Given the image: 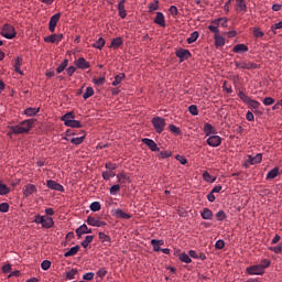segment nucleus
Masks as SVG:
<instances>
[{
  "mask_svg": "<svg viewBox=\"0 0 282 282\" xmlns=\"http://www.w3.org/2000/svg\"><path fill=\"white\" fill-rule=\"evenodd\" d=\"M226 247V242L224 240H218L215 243V248L218 250H223Z\"/></svg>",
  "mask_w": 282,
  "mask_h": 282,
  "instance_id": "nucleus-61",
  "label": "nucleus"
},
{
  "mask_svg": "<svg viewBox=\"0 0 282 282\" xmlns=\"http://www.w3.org/2000/svg\"><path fill=\"white\" fill-rule=\"evenodd\" d=\"M188 111H189V113L192 115V116H198L199 115V111H198V108H197V106H189V108H188Z\"/></svg>",
  "mask_w": 282,
  "mask_h": 282,
  "instance_id": "nucleus-57",
  "label": "nucleus"
},
{
  "mask_svg": "<svg viewBox=\"0 0 282 282\" xmlns=\"http://www.w3.org/2000/svg\"><path fill=\"white\" fill-rule=\"evenodd\" d=\"M274 102H275V100H274L273 98H271V97H267V98H264V99L262 100V104H263L264 106H272Z\"/></svg>",
  "mask_w": 282,
  "mask_h": 282,
  "instance_id": "nucleus-59",
  "label": "nucleus"
},
{
  "mask_svg": "<svg viewBox=\"0 0 282 282\" xmlns=\"http://www.w3.org/2000/svg\"><path fill=\"white\" fill-rule=\"evenodd\" d=\"M154 23L162 26V28L166 26L165 17L162 12L156 13L155 19H154Z\"/></svg>",
  "mask_w": 282,
  "mask_h": 282,
  "instance_id": "nucleus-20",
  "label": "nucleus"
},
{
  "mask_svg": "<svg viewBox=\"0 0 282 282\" xmlns=\"http://www.w3.org/2000/svg\"><path fill=\"white\" fill-rule=\"evenodd\" d=\"M246 273L249 275H263V268L261 264H252L246 268Z\"/></svg>",
  "mask_w": 282,
  "mask_h": 282,
  "instance_id": "nucleus-5",
  "label": "nucleus"
},
{
  "mask_svg": "<svg viewBox=\"0 0 282 282\" xmlns=\"http://www.w3.org/2000/svg\"><path fill=\"white\" fill-rule=\"evenodd\" d=\"M80 250V246H74L70 250L64 253L65 258L74 257L77 254V252Z\"/></svg>",
  "mask_w": 282,
  "mask_h": 282,
  "instance_id": "nucleus-27",
  "label": "nucleus"
},
{
  "mask_svg": "<svg viewBox=\"0 0 282 282\" xmlns=\"http://www.w3.org/2000/svg\"><path fill=\"white\" fill-rule=\"evenodd\" d=\"M75 65L79 69H88L90 68V63L87 62L85 57H79L78 59L75 61Z\"/></svg>",
  "mask_w": 282,
  "mask_h": 282,
  "instance_id": "nucleus-15",
  "label": "nucleus"
},
{
  "mask_svg": "<svg viewBox=\"0 0 282 282\" xmlns=\"http://www.w3.org/2000/svg\"><path fill=\"white\" fill-rule=\"evenodd\" d=\"M204 131L206 135L215 133V128L210 123H205Z\"/></svg>",
  "mask_w": 282,
  "mask_h": 282,
  "instance_id": "nucleus-41",
  "label": "nucleus"
},
{
  "mask_svg": "<svg viewBox=\"0 0 282 282\" xmlns=\"http://www.w3.org/2000/svg\"><path fill=\"white\" fill-rule=\"evenodd\" d=\"M237 11H247V4L245 0H236Z\"/></svg>",
  "mask_w": 282,
  "mask_h": 282,
  "instance_id": "nucleus-33",
  "label": "nucleus"
},
{
  "mask_svg": "<svg viewBox=\"0 0 282 282\" xmlns=\"http://www.w3.org/2000/svg\"><path fill=\"white\" fill-rule=\"evenodd\" d=\"M126 75L123 73L116 75L115 80L112 82V86H118L124 79Z\"/></svg>",
  "mask_w": 282,
  "mask_h": 282,
  "instance_id": "nucleus-37",
  "label": "nucleus"
},
{
  "mask_svg": "<svg viewBox=\"0 0 282 282\" xmlns=\"http://www.w3.org/2000/svg\"><path fill=\"white\" fill-rule=\"evenodd\" d=\"M93 240L94 236H86L85 240L80 242V246L86 249Z\"/></svg>",
  "mask_w": 282,
  "mask_h": 282,
  "instance_id": "nucleus-45",
  "label": "nucleus"
},
{
  "mask_svg": "<svg viewBox=\"0 0 282 282\" xmlns=\"http://www.w3.org/2000/svg\"><path fill=\"white\" fill-rule=\"evenodd\" d=\"M142 143H144V144L150 149V151H152V152L160 151V148H159L158 144L153 141V139L143 138V139H142Z\"/></svg>",
  "mask_w": 282,
  "mask_h": 282,
  "instance_id": "nucleus-13",
  "label": "nucleus"
},
{
  "mask_svg": "<svg viewBox=\"0 0 282 282\" xmlns=\"http://www.w3.org/2000/svg\"><path fill=\"white\" fill-rule=\"evenodd\" d=\"M80 133L83 134L82 137H77V138H73L72 139V143L73 144L78 145V144H80V143H83L85 141V138H86L85 130H82Z\"/></svg>",
  "mask_w": 282,
  "mask_h": 282,
  "instance_id": "nucleus-30",
  "label": "nucleus"
},
{
  "mask_svg": "<svg viewBox=\"0 0 282 282\" xmlns=\"http://www.w3.org/2000/svg\"><path fill=\"white\" fill-rule=\"evenodd\" d=\"M203 219L205 220H212L213 219V212L210 208L205 207L203 212L200 213Z\"/></svg>",
  "mask_w": 282,
  "mask_h": 282,
  "instance_id": "nucleus-26",
  "label": "nucleus"
},
{
  "mask_svg": "<svg viewBox=\"0 0 282 282\" xmlns=\"http://www.w3.org/2000/svg\"><path fill=\"white\" fill-rule=\"evenodd\" d=\"M270 251H273L275 254H281L282 252V243L274 246V247H268Z\"/></svg>",
  "mask_w": 282,
  "mask_h": 282,
  "instance_id": "nucleus-48",
  "label": "nucleus"
},
{
  "mask_svg": "<svg viewBox=\"0 0 282 282\" xmlns=\"http://www.w3.org/2000/svg\"><path fill=\"white\" fill-rule=\"evenodd\" d=\"M221 142H223V139H221V137H219V135H212V137H209V138L207 139V144H208L209 147H212V148H218V147H220Z\"/></svg>",
  "mask_w": 282,
  "mask_h": 282,
  "instance_id": "nucleus-9",
  "label": "nucleus"
},
{
  "mask_svg": "<svg viewBox=\"0 0 282 282\" xmlns=\"http://www.w3.org/2000/svg\"><path fill=\"white\" fill-rule=\"evenodd\" d=\"M47 187L51 189H54L55 192L64 193L65 188L62 186L61 183H57L54 180H48L47 181Z\"/></svg>",
  "mask_w": 282,
  "mask_h": 282,
  "instance_id": "nucleus-10",
  "label": "nucleus"
},
{
  "mask_svg": "<svg viewBox=\"0 0 282 282\" xmlns=\"http://www.w3.org/2000/svg\"><path fill=\"white\" fill-rule=\"evenodd\" d=\"M175 54H176L177 58L181 59V62L188 59L192 55L189 50H186V48L176 50Z\"/></svg>",
  "mask_w": 282,
  "mask_h": 282,
  "instance_id": "nucleus-12",
  "label": "nucleus"
},
{
  "mask_svg": "<svg viewBox=\"0 0 282 282\" xmlns=\"http://www.w3.org/2000/svg\"><path fill=\"white\" fill-rule=\"evenodd\" d=\"M217 220L224 221L226 219V212L225 210H219L216 214Z\"/></svg>",
  "mask_w": 282,
  "mask_h": 282,
  "instance_id": "nucleus-54",
  "label": "nucleus"
},
{
  "mask_svg": "<svg viewBox=\"0 0 282 282\" xmlns=\"http://www.w3.org/2000/svg\"><path fill=\"white\" fill-rule=\"evenodd\" d=\"M180 260L183 262V263H186V264H189V263H192V258H191V256L189 254H187V253H185V252H183V253H181L180 254Z\"/></svg>",
  "mask_w": 282,
  "mask_h": 282,
  "instance_id": "nucleus-35",
  "label": "nucleus"
},
{
  "mask_svg": "<svg viewBox=\"0 0 282 282\" xmlns=\"http://www.w3.org/2000/svg\"><path fill=\"white\" fill-rule=\"evenodd\" d=\"M68 127H70L72 129H80V127H83V126H82L80 121L73 119L69 122Z\"/></svg>",
  "mask_w": 282,
  "mask_h": 282,
  "instance_id": "nucleus-49",
  "label": "nucleus"
},
{
  "mask_svg": "<svg viewBox=\"0 0 282 282\" xmlns=\"http://www.w3.org/2000/svg\"><path fill=\"white\" fill-rule=\"evenodd\" d=\"M219 26H221V18L212 20L208 29L212 33H219Z\"/></svg>",
  "mask_w": 282,
  "mask_h": 282,
  "instance_id": "nucleus-14",
  "label": "nucleus"
},
{
  "mask_svg": "<svg viewBox=\"0 0 282 282\" xmlns=\"http://www.w3.org/2000/svg\"><path fill=\"white\" fill-rule=\"evenodd\" d=\"M61 120L64 122L65 126H69L73 120H75V115L74 112H66Z\"/></svg>",
  "mask_w": 282,
  "mask_h": 282,
  "instance_id": "nucleus-23",
  "label": "nucleus"
},
{
  "mask_svg": "<svg viewBox=\"0 0 282 282\" xmlns=\"http://www.w3.org/2000/svg\"><path fill=\"white\" fill-rule=\"evenodd\" d=\"M10 208V205L7 204V202H3L2 204H0V213H8Z\"/></svg>",
  "mask_w": 282,
  "mask_h": 282,
  "instance_id": "nucleus-58",
  "label": "nucleus"
},
{
  "mask_svg": "<svg viewBox=\"0 0 282 282\" xmlns=\"http://www.w3.org/2000/svg\"><path fill=\"white\" fill-rule=\"evenodd\" d=\"M51 265H52V262L50 260H43L41 262V269H43V270H48L51 268Z\"/></svg>",
  "mask_w": 282,
  "mask_h": 282,
  "instance_id": "nucleus-55",
  "label": "nucleus"
},
{
  "mask_svg": "<svg viewBox=\"0 0 282 282\" xmlns=\"http://www.w3.org/2000/svg\"><path fill=\"white\" fill-rule=\"evenodd\" d=\"M10 193V188L7 187V184L0 182V195L6 196Z\"/></svg>",
  "mask_w": 282,
  "mask_h": 282,
  "instance_id": "nucleus-38",
  "label": "nucleus"
},
{
  "mask_svg": "<svg viewBox=\"0 0 282 282\" xmlns=\"http://www.w3.org/2000/svg\"><path fill=\"white\" fill-rule=\"evenodd\" d=\"M280 174V167H275L267 173V180H273Z\"/></svg>",
  "mask_w": 282,
  "mask_h": 282,
  "instance_id": "nucleus-28",
  "label": "nucleus"
},
{
  "mask_svg": "<svg viewBox=\"0 0 282 282\" xmlns=\"http://www.w3.org/2000/svg\"><path fill=\"white\" fill-rule=\"evenodd\" d=\"M106 44V40L102 39V37H99L95 44L93 45L96 50H102V47L105 46Z\"/></svg>",
  "mask_w": 282,
  "mask_h": 282,
  "instance_id": "nucleus-36",
  "label": "nucleus"
},
{
  "mask_svg": "<svg viewBox=\"0 0 282 282\" xmlns=\"http://www.w3.org/2000/svg\"><path fill=\"white\" fill-rule=\"evenodd\" d=\"M260 68V65L256 64V63H246V69H258Z\"/></svg>",
  "mask_w": 282,
  "mask_h": 282,
  "instance_id": "nucleus-62",
  "label": "nucleus"
},
{
  "mask_svg": "<svg viewBox=\"0 0 282 282\" xmlns=\"http://www.w3.org/2000/svg\"><path fill=\"white\" fill-rule=\"evenodd\" d=\"M237 96L243 101V104L248 105L249 108H251V109H258L261 106V102L249 98L248 95L246 93H243L242 90H239L237 93Z\"/></svg>",
  "mask_w": 282,
  "mask_h": 282,
  "instance_id": "nucleus-2",
  "label": "nucleus"
},
{
  "mask_svg": "<svg viewBox=\"0 0 282 282\" xmlns=\"http://www.w3.org/2000/svg\"><path fill=\"white\" fill-rule=\"evenodd\" d=\"M159 3H160V2H159L158 0L151 2V3L149 4V12H153V11L159 10V8H160Z\"/></svg>",
  "mask_w": 282,
  "mask_h": 282,
  "instance_id": "nucleus-47",
  "label": "nucleus"
},
{
  "mask_svg": "<svg viewBox=\"0 0 282 282\" xmlns=\"http://www.w3.org/2000/svg\"><path fill=\"white\" fill-rule=\"evenodd\" d=\"M89 208L94 213L100 212V208H101L100 202H98V200L93 202V204H90Z\"/></svg>",
  "mask_w": 282,
  "mask_h": 282,
  "instance_id": "nucleus-43",
  "label": "nucleus"
},
{
  "mask_svg": "<svg viewBox=\"0 0 282 282\" xmlns=\"http://www.w3.org/2000/svg\"><path fill=\"white\" fill-rule=\"evenodd\" d=\"M253 35H254L256 37H263L264 33H263V31H261L259 28H254V29H253Z\"/></svg>",
  "mask_w": 282,
  "mask_h": 282,
  "instance_id": "nucleus-63",
  "label": "nucleus"
},
{
  "mask_svg": "<svg viewBox=\"0 0 282 282\" xmlns=\"http://www.w3.org/2000/svg\"><path fill=\"white\" fill-rule=\"evenodd\" d=\"M54 226V219L50 216L43 217L42 228L44 229H51Z\"/></svg>",
  "mask_w": 282,
  "mask_h": 282,
  "instance_id": "nucleus-18",
  "label": "nucleus"
},
{
  "mask_svg": "<svg viewBox=\"0 0 282 282\" xmlns=\"http://www.w3.org/2000/svg\"><path fill=\"white\" fill-rule=\"evenodd\" d=\"M198 37H199V32L194 31V32L191 33L189 37L187 39V43L193 44L197 41Z\"/></svg>",
  "mask_w": 282,
  "mask_h": 282,
  "instance_id": "nucleus-34",
  "label": "nucleus"
},
{
  "mask_svg": "<svg viewBox=\"0 0 282 282\" xmlns=\"http://www.w3.org/2000/svg\"><path fill=\"white\" fill-rule=\"evenodd\" d=\"M102 177H104L105 181L113 178V177H116V172L105 171V172H102Z\"/></svg>",
  "mask_w": 282,
  "mask_h": 282,
  "instance_id": "nucleus-42",
  "label": "nucleus"
},
{
  "mask_svg": "<svg viewBox=\"0 0 282 282\" xmlns=\"http://www.w3.org/2000/svg\"><path fill=\"white\" fill-rule=\"evenodd\" d=\"M121 45H123L122 37H116V39L111 40L110 46H112L113 50H118V47H120Z\"/></svg>",
  "mask_w": 282,
  "mask_h": 282,
  "instance_id": "nucleus-31",
  "label": "nucleus"
},
{
  "mask_svg": "<svg viewBox=\"0 0 282 282\" xmlns=\"http://www.w3.org/2000/svg\"><path fill=\"white\" fill-rule=\"evenodd\" d=\"M120 189V184H113V186L110 187V195L116 196Z\"/></svg>",
  "mask_w": 282,
  "mask_h": 282,
  "instance_id": "nucleus-46",
  "label": "nucleus"
},
{
  "mask_svg": "<svg viewBox=\"0 0 282 282\" xmlns=\"http://www.w3.org/2000/svg\"><path fill=\"white\" fill-rule=\"evenodd\" d=\"M115 216L118 217L119 219H126V220L131 219V215L126 214V212L121 208L115 209Z\"/></svg>",
  "mask_w": 282,
  "mask_h": 282,
  "instance_id": "nucleus-22",
  "label": "nucleus"
},
{
  "mask_svg": "<svg viewBox=\"0 0 282 282\" xmlns=\"http://www.w3.org/2000/svg\"><path fill=\"white\" fill-rule=\"evenodd\" d=\"M105 169L113 172L116 169H118V164L111 163V162H107V163H105Z\"/></svg>",
  "mask_w": 282,
  "mask_h": 282,
  "instance_id": "nucleus-53",
  "label": "nucleus"
},
{
  "mask_svg": "<svg viewBox=\"0 0 282 282\" xmlns=\"http://www.w3.org/2000/svg\"><path fill=\"white\" fill-rule=\"evenodd\" d=\"M151 123L152 126L154 127V130L161 134L164 129H165V126H166V121L165 119H163L162 117H154L152 120H151Z\"/></svg>",
  "mask_w": 282,
  "mask_h": 282,
  "instance_id": "nucleus-3",
  "label": "nucleus"
},
{
  "mask_svg": "<svg viewBox=\"0 0 282 282\" xmlns=\"http://www.w3.org/2000/svg\"><path fill=\"white\" fill-rule=\"evenodd\" d=\"M34 124V119H28L20 123V126H12L10 130L14 134L29 133Z\"/></svg>",
  "mask_w": 282,
  "mask_h": 282,
  "instance_id": "nucleus-1",
  "label": "nucleus"
},
{
  "mask_svg": "<svg viewBox=\"0 0 282 282\" xmlns=\"http://www.w3.org/2000/svg\"><path fill=\"white\" fill-rule=\"evenodd\" d=\"M99 240L104 242L105 247L111 246V237L109 235H106L105 232L98 234Z\"/></svg>",
  "mask_w": 282,
  "mask_h": 282,
  "instance_id": "nucleus-21",
  "label": "nucleus"
},
{
  "mask_svg": "<svg viewBox=\"0 0 282 282\" xmlns=\"http://www.w3.org/2000/svg\"><path fill=\"white\" fill-rule=\"evenodd\" d=\"M214 41L217 47H221L226 45V39L220 35V32L214 33Z\"/></svg>",
  "mask_w": 282,
  "mask_h": 282,
  "instance_id": "nucleus-16",
  "label": "nucleus"
},
{
  "mask_svg": "<svg viewBox=\"0 0 282 282\" xmlns=\"http://www.w3.org/2000/svg\"><path fill=\"white\" fill-rule=\"evenodd\" d=\"M263 159V155L261 153L252 156V155H248V162H250L251 165H257V164H261Z\"/></svg>",
  "mask_w": 282,
  "mask_h": 282,
  "instance_id": "nucleus-19",
  "label": "nucleus"
},
{
  "mask_svg": "<svg viewBox=\"0 0 282 282\" xmlns=\"http://www.w3.org/2000/svg\"><path fill=\"white\" fill-rule=\"evenodd\" d=\"M234 53L241 54L247 53L249 51L248 45L246 44H238L232 48Z\"/></svg>",
  "mask_w": 282,
  "mask_h": 282,
  "instance_id": "nucleus-24",
  "label": "nucleus"
},
{
  "mask_svg": "<svg viewBox=\"0 0 282 282\" xmlns=\"http://www.w3.org/2000/svg\"><path fill=\"white\" fill-rule=\"evenodd\" d=\"M117 178L119 184H126V182L130 183V177H128L126 173L117 174Z\"/></svg>",
  "mask_w": 282,
  "mask_h": 282,
  "instance_id": "nucleus-29",
  "label": "nucleus"
},
{
  "mask_svg": "<svg viewBox=\"0 0 282 282\" xmlns=\"http://www.w3.org/2000/svg\"><path fill=\"white\" fill-rule=\"evenodd\" d=\"M17 32L14 31V26L12 24L6 23L2 26V36L6 39H14Z\"/></svg>",
  "mask_w": 282,
  "mask_h": 282,
  "instance_id": "nucleus-4",
  "label": "nucleus"
},
{
  "mask_svg": "<svg viewBox=\"0 0 282 282\" xmlns=\"http://www.w3.org/2000/svg\"><path fill=\"white\" fill-rule=\"evenodd\" d=\"M271 265V261L268 259H263L260 263V267L262 268V273L264 274V270Z\"/></svg>",
  "mask_w": 282,
  "mask_h": 282,
  "instance_id": "nucleus-51",
  "label": "nucleus"
},
{
  "mask_svg": "<svg viewBox=\"0 0 282 282\" xmlns=\"http://www.w3.org/2000/svg\"><path fill=\"white\" fill-rule=\"evenodd\" d=\"M37 193V187L34 184H26L23 188L24 197H29L33 194Z\"/></svg>",
  "mask_w": 282,
  "mask_h": 282,
  "instance_id": "nucleus-11",
  "label": "nucleus"
},
{
  "mask_svg": "<svg viewBox=\"0 0 282 282\" xmlns=\"http://www.w3.org/2000/svg\"><path fill=\"white\" fill-rule=\"evenodd\" d=\"M77 274V269H72L70 271L66 272V279H69L70 281L75 279Z\"/></svg>",
  "mask_w": 282,
  "mask_h": 282,
  "instance_id": "nucleus-52",
  "label": "nucleus"
},
{
  "mask_svg": "<svg viewBox=\"0 0 282 282\" xmlns=\"http://www.w3.org/2000/svg\"><path fill=\"white\" fill-rule=\"evenodd\" d=\"M94 94H95V91H94L93 87L88 86L86 91L83 94V98L88 99V98L93 97Z\"/></svg>",
  "mask_w": 282,
  "mask_h": 282,
  "instance_id": "nucleus-44",
  "label": "nucleus"
},
{
  "mask_svg": "<svg viewBox=\"0 0 282 282\" xmlns=\"http://www.w3.org/2000/svg\"><path fill=\"white\" fill-rule=\"evenodd\" d=\"M39 112H40V108H26L24 110V115L28 116V117H34Z\"/></svg>",
  "mask_w": 282,
  "mask_h": 282,
  "instance_id": "nucleus-32",
  "label": "nucleus"
},
{
  "mask_svg": "<svg viewBox=\"0 0 282 282\" xmlns=\"http://www.w3.org/2000/svg\"><path fill=\"white\" fill-rule=\"evenodd\" d=\"M172 156V153L170 151H162L159 153L160 160H166Z\"/></svg>",
  "mask_w": 282,
  "mask_h": 282,
  "instance_id": "nucleus-50",
  "label": "nucleus"
},
{
  "mask_svg": "<svg viewBox=\"0 0 282 282\" xmlns=\"http://www.w3.org/2000/svg\"><path fill=\"white\" fill-rule=\"evenodd\" d=\"M69 64V59L65 58L64 62L57 67V74H61L62 72H64Z\"/></svg>",
  "mask_w": 282,
  "mask_h": 282,
  "instance_id": "nucleus-40",
  "label": "nucleus"
},
{
  "mask_svg": "<svg viewBox=\"0 0 282 282\" xmlns=\"http://www.w3.org/2000/svg\"><path fill=\"white\" fill-rule=\"evenodd\" d=\"M203 178L206 181V183H215L216 181V177H213L209 172H204Z\"/></svg>",
  "mask_w": 282,
  "mask_h": 282,
  "instance_id": "nucleus-39",
  "label": "nucleus"
},
{
  "mask_svg": "<svg viewBox=\"0 0 282 282\" xmlns=\"http://www.w3.org/2000/svg\"><path fill=\"white\" fill-rule=\"evenodd\" d=\"M93 232V229L91 228H88L87 225L83 224L80 225L77 229H76V234L77 236L80 238L83 237V235L85 234H91Z\"/></svg>",
  "mask_w": 282,
  "mask_h": 282,
  "instance_id": "nucleus-17",
  "label": "nucleus"
},
{
  "mask_svg": "<svg viewBox=\"0 0 282 282\" xmlns=\"http://www.w3.org/2000/svg\"><path fill=\"white\" fill-rule=\"evenodd\" d=\"M94 276H95L94 272H87V273H84L83 279L84 281H93Z\"/></svg>",
  "mask_w": 282,
  "mask_h": 282,
  "instance_id": "nucleus-60",
  "label": "nucleus"
},
{
  "mask_svg": "<svg viewBox=\"0 0 282 282\" xmlns=\"http://www.w3.org/2000/svg\"><path fill=\"white\" fill-rule=\"evenodd\" d=\"M59 20H61V13H55L51 17L48 22V30L51 33L55 32V28L57 26Z\"/></svg>",
  "mask_w": 282,
  "mask_h": 282,
  "instance_id": "nucleus-6",
  "label": "nucleus"
},
{
  "mask_svg": "<svg viewBox=\"0 0 282 282\" xmlns=\"http://www.w3.org/2000/svg\"><path fill=\"white\" fill-rule=\"evenodd\" d=\"M169 129H170L171 132H173V133H175V134H181L180 128H177V127L174 126V124H170Z\"/></svg>",
  "mask_w": 282,
  "mask_h": 282,
  "instance_id": "nucleus-64",
  "label": "nucleus"
},
{
  "mask_svg": "<svg viewBox=\"0 0 282 282\" xmlns=\"http://www.w3.org/2000/svg\"><path fill=\"white\" fill-rule=\"evenodd\" d=\"M127 0H121L118 4V10H119V17L121 19H124L127 17V11L124 9V3Z\"/></svg>",
  "mask_w": 282,
  "mask_h": 282,
  "instance_id": "nucleus-25",
  "label": "nucleus"
},
{
  "mask_svg": "<svg viewBox=\"0 0 282 282\" xmlns=\"http://www.w3.org/2000/svg\"><path fill=\"white\" fill-rule=\"evenodd\" d=\"M64 37L63 33H54L53 35H48L44 39V42L46 43H61L62 39Z\"/></svg>",
  "mask_w": 282,
  "mask_h": 282,
  "instance_id": "nucleus-8",
  "label": "nucleus"
},
{
  "mask_svg": "<svg viewBox=\"0 0 282 282\" xmlns=\"http://www.w3.org/2000/svg\"><path fill=\"white\" fill-rule=\"evenodd\" d=\"M94 83L96 86H104L106 83V77L105 76L98 77L97 79H94Z\"/></svg>",
  "mask_w": 282,
  "mask_h": 282,
  "instance_id": "nucleus-56",
  "label": "nucleus"
},
{
  "mask_svg": "<svg viewBox=\"0 0 282 282\" xmlns=\"http://www.w3.org/2000/svg\"><path fill=\"white\" fill-rule=\"evenodd\" d=\"M87 224L89 226H95L96 228H100V227L107 225V223H105V220H101L99 217H93V216H89L87 218Z\"/></svg>",
  "mask_w": 282,
  "mask_h": 282,
  "instance_id": "nucleus-7",
  "label": "nucleus"
}]
</instances>
